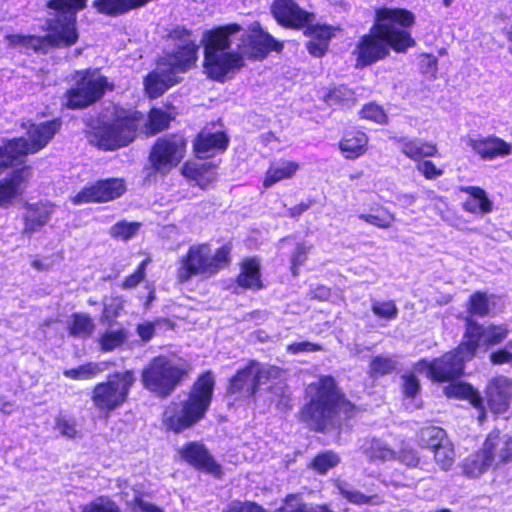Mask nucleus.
Wrapping results in <instances>:
<instances>
[{
	"instance_id": "obj_40",
	"label": "nucleus",
	"mask_w": 512,
	"mask_h": 512,
	"mask_svg": "<svg viewBox=\"0 0 512 512\" xmlns=\"http://www.w3.org/2000/svg\"><path fill=\"white\" fill-rule=\"evenodd\" d=\"M362 451L372 462L389 461L395 459L397 455V453L392 450L386 442L376 438L365 441L362 446Z\"/></svg>"
},
{
	"instance_id": "obj_29",
	"label": "nucleus",
	"mask_w": 512,
	"mask_h": 512,
	"mask_svg": "<svg viewBox=\"0 0 512 512\" xmlns=\"http://www.w3.org/2000/svg\"><path fill=\"white\" fill-rule=\"evenodd\" d=\"M300 169V163L296 160L278 159L269 163L262 179V187L268 189L273 185L292 179Z\"/></svg>"
},
{
	"instance_id": "obj_18",
	"label": "nucleus",
	"mask_w": 512,
	"mask_h": 512,
	"mask_svg": "<svg viewBox=\"0 0 512 512\" xmlns=\"http://www.w3.org/2000/svg\"><path fill=\"white\" fill-rule=\"evenodd\" d=\"M126 191L119 178L100 179L83 187L73 198L75 204L104 203L121 197Z\"/></svg>"
},
{
	"instance_id": "obj_20",
	"label": "nucleus",
	"mask_w": 512,
	"mask_h": 512,
	"mask_svg": "<svg viewBox=\"0 0 512 512\" xmlns=\"http://www.w3.org/2000/svg\"><path fill=\"white\" fill-rule=\"evenodd\" d=\"M31 173V166L23 165L0 179V207H9L16 198L23 195Z\"/></svg>"
},
{
	"instance_id": "obj_22",
	"label": "nucleus",
	"mask_w": 512,
	"mask_h": 512,
	"mask_svg": "<svg viewBox=\"0 0 512 512\" xmlns=\"http://www.w3.org/2000/svg\"><path fill=\"white\" fill-rule=\"evenodd\" d=\"M466 145L482 160H494L508 156L512 152L511 144L494 134L468 137Z\"/></svg>"
},
{
	"instance_id": "obj_43",
	"label": "nucleus",
	"mask_w": 512,
	"mask_h": 512,
	"mask_svg": "<svg viewBox=\"0 0 512 512\" xmlns=\"http://www.w3.org/2000/svg\"><path fill=\"white\" fill-rule=\"evenodd\" d=\"M107 369V363L89 362L72 369L64 370L65 377L72 380H90Z\"/></svg>"
},
{
	"instance_id": "obj_13",
	"label": "nucleus",
	"mask_w": 512,
	"mask_h": 512,
	"mask_svg": "<svg viewBox=\"0 0 512 512\" xmlns=\"http://www.w3.org/2000/svg\"><path fill=\"white\" fill-rule=\"evenodd\" d=\"M509 335L506 324L484 326L467 318L464 341L460 344V351L466 353V357H475L478 349L484 351L501 344Z\"/></svg>"
},
{
	"instance_id": "obj_16",
	"label": "nucleus",
	"mask_w": 512,
	"mask_h": 512,
	"mask_svg": "<svg viewBox=\"0 0 512 512\" xmlns=\"http://www.w3.org/2000/svg\"><path fill=\"white\" fill-rule=\"evenodd\" d=\"M46 24L47 34L44 35V40L47 49L69 48L78 42L77 16L58 14L48 19Z\"/></svg>"
},
{
	"instance_id": "obj_25",
	"label": "nucleus",
	"mask_w": 512,
	"mask_h": 512,
	"mask_svg": "<svg viewBox=\"0 0 512 512\" xmlns=\"http://www.w3.org/2000/svg\"><path fill=\"white\" fill-rule=\"evenodd\" d=\"M482 450L490 456L492 465L507 463L512 459V436L494 430L487 436Z\"/></svg>"
},
{
	"instance_id": "obj_37",
	"label": "nucleus",
	"mask_w": 512,
	"mask_h": 512,
	"mask_svg": "<svg viewBox=\"0 0 512 512\" xmlns=\"http://www.w3.org/2000/svg\"><path fill=\"white\" fill-rule=\"evenodd\" d=\"M237 283L239 286L247 289L258 290L262 288L260 264L256 259L248 258L243 260Z\"/></svg>"
},
{
	"instance_id": "obj_3",
	"label": "nucleus",
	"mask_w": 512,
	"mask_h": 512,
	"mask_svg": "<svg viewBox=\"0 0 512 512\" xmlns=\"http://www.w3.org/2000/svg\"><path fill=\"white\" fill-rule=\"evenodd\" d=\"M214 386V375L210 371L203 373L193 384L186 400L172 402L166 407L163 413L166 429L180 433L200 422L211 404Z\"/></svg>"
},
{
	"instance_id": "obj_53",
	"label": "nucleus",
	"mask_w": 512,
	"mask_h": 512,
	"mask_svg": "<svg viewBox=\"0 0 512 512\" xmlns=\"http://www.w3.org/2000/svg\"><path fill=\"white\" fill-rule=\"evenodd\" d=\"M82 512H121L119 506L108 497H98L82 508Z\"/></svg>"
},
{
	"instance_id": "obj_24",
	"label": "nucleus",
	"mask_w": 512,
	"mask_h": 512,
	"mask_svg": "<svg viewBox=\"0 0 512 512\" xmlns=\"http://www.w3.org/2000/svg\"><path fill=\"white\" fill-rule=\"evenodd\" d=\"M338 149L347 160H355L365 155L369 149V137L358 126L347 127L338 142Z\"/></svg>"
},
{
	"instance_id": "obj_7",
	"label": "nucleus",
	"mask_w": 512,
	"mask_h": 512,
	"mask_svg": "<svg viewBox=\"0 0 512 512\" xmlns=\"http://www.w3.org/2000/svg\"><path fill=\"white\" fill-rule=\"evenodd\" d=\"M190 364L176 356L161 355L153 358L142 371L143 386L152 393L169 396L188 377Z\"/></svg>"
},
{
	"instance_id": "obj_10",
	"label": "nucleus",
	"mask_w": 512,
	"mask_h": 512,
	"mask_svg": "<svg viewBox=\"0 0 512 512\" xmlns=\"http://www.w3.org/2000/svg\"><path fill=\"white\" fill-rule=\"evenodd\" d=\"M391 140L405 157L416 163L415 168L424 179L432 181L444 174V170L429 159L439 153L435 143L405 136H393Z\"/></svg>"
},
{
	"instance_id": "obj_27",
	"label": "nucleus",
	"mask_w": 512,
	"mask_h": 512,
	"mask_svg": "<svg viewBox=\"0 0 512 512\" xmlns=\"http://www.w3.org/2000/svg\"><path fill=\"white\" fill-rule=\"evenodd\" d=\"M198 50L199 46L195 42L181 44L173 52L166 54L164 64L174 75L186 73L196 65Z\"/></svg>"
},
{
	"instance_id": "obj_61",
	"label": "nucleus",
	"mask_w": 512,
	"mask_h": 512,
	"mask_svg": "<svg viewBox=\"0 0 512 512\" xmlns=\"http://www.w3.org/2000/svg\"><path fill=\"white\" fill-rule=\"evenodd\" d=\"M131 490L134 492V496L131 500H126L129 505H137L141 512H163L159 507L152 503L145 502L141 498V493L136 488L132 487Z\"/></svg>"
},
{
	"instance_id": "obj_55",
	"label": "nucleus",
	"mask_w": 512,
	"mask_h": 512,
	"mask_svg": "<svg viewBox=\"0 0 512 512\" xmlns=\"http://www.w3.org/2000/svg\"><path fill=\"white\" fill-rule=\"evenodd\" d=\"M397 362L391 357L377 356L370 363L371 373L383 376L396 369Z\"/></svg>"
},
{
	"instance_id": "obj_26",
	"label": "nucleus",
	"mask_w": 512,
	"mask_h": 512,
	"mask_svg": "<svg viewBox=\"0 0 512 512\" xmlns=\"http://www.w3.org/2000/svg\"><path fill=\"white\" fill-rule=\"evenodd\" d=\"M512 398V380L503 376L489 381L486 389V400L493 413H504Z\"/></svg>"
},
{
	"instance_id": "obj_56",
	"label": "nucleus",
	"mask_w": 512,
	"mask_h": 512,
	"mask_svg": "<svg viewBox=\"0 0 512 512\" xmlns=\"http://www.w3.org/2000/svg\"><path fill=\"white\" fill-rule=\"evenodd\" d=\"M151 263V258L148 257L145 260H143L140 265L137 267L136 271L132 273L131 275L127 276L122 284L121 287L124 290H130L138 286L139 283H141L145 277H146V268Z\"/></svg>"
},
{
	"instance_id": "obj_34",
	"label": "nucleus",
	"mask_w": 512,
	"mask_h": 512,
	"mask_svg": "<svg viewBox=\"0 0 512 512\" xmlns=\"http://www.w3.org/2000/svg\"><path fill=\"white\" fill-rule=\"evenodd\" d=\"M460 190L468 195L463 206L472 213H488L492 210V202L483 188L479 186H464Z\"/></svg>"
},
{
	"instance_id": "obj_44",
	"label": "nucleus",
	"mask_w": 512,
	"mask_h": 512,
	"mask_svg": "<svg viewBox=\"0 0 512 512\" xmlns=\"http://www.w3.org/2000/svg\"><path fill=\"white\" fill-rule=\"evenodd\" d=\"M46 7L58 14L77 16L87 7V0H48Z\"/></svg>"
},
{
	"instance_id": "obj_14",
	"label": "nucleus",
	"mask_w": 512,
	"mask_h": 512,
	"mask_svg": "<svg viewBox=\"0 0 512 512\" xmlns=\"http://www.w3.org/2000/svg\"><path fill=\"white\" fill-rule=\"evenodd\" d=\"M472 358L466 357V353L457 349L444 354L433 362L421 360L415 365V371L426 372L427 376L439 382L453 380L462 375L464 363Z\"/></svg>"
},
{
	"instance_id": "obj_63",
	"label": "nucleus",
	"mask_w": 512,
	"mask_h": 512,
	"mask_svg": "<svg viewBox=\"0 0 512 512\" xmlns=\"http://www.w3.org/2000/svg\"><path fill=\"white\" fill-rule=\"evenodd\" d=\"M168 38L173 41H180L182 44H186V42H195L191 39L192 32L183 27V26H176L173 29H171L168 33Z\"/></svg>"
},
{
	"instance_id": "obj_28",
	"label": "nucleus",
	"mask_w": 512,
	"mask_h": 512,
	"mask_svg": "<svg viewBox=\"0 0 512 512\" xmlns=\"http://www.w3.org/2000/svg\"><path fill=\"white\" fill-rule=\"evenodd\" d=\"M178 454L181 459L197 469H202L215 475L220 474L219 465L213 460L207 449L201 443L190 442L179 448Z\"/></svg>"
},
{
	"instance_id": "obj_38",
	"label": "nucleus",
	"mask_w": 512,
	"mask_h": 512,
	"mask_svg": "<svg viewBox=\"0 0 512 512\" xmlns=\"http://www.w3.org/2000/svg\"><path fill=\"white\" fill-rule=\"evenodd\" d=\"M175 119V115L170 112L164 111L161 108L152 107L147 114L145 123V133L147 136H155L170 126V123Z\"/></svg>"
},
{
	"instance_id": "obj_49",
	"label": "nucleus",
	"mask_w": 512,
	"mask_h": 512,
	"mask_svg": "<svg viewBox=\"0 0 512 512\" xmlns=\"http://www.w3.org/2000/svg\"><path fill=\"white\" fill-rule=\"evenodd\" d=\"M127 340V333L123 329L106 331L99 339L102 351L109 352L122 346Z\"/></svg>"
},
{
	"instance_id": "obj_1",
	"label": "nucleus",
	"mask_w": 512,
	"mask_h": 512,
	"mask_svg": "<svg viewBox=\"0 0 512 512\" xmlns=\"http://www.w3.org/2000/svg\"><path fill=\"white\" fill-rule=\"evenodd\" d=\"M416 15L407 8L381 6L367 33L360 36L352 55L355 68L363 69L386 59L390 52L405 54L417 44L412 28Z\"/></svg>"
},
{
	"instance_id": "obj_52",
	"label": "nucleus",
	"mask_w": 512,
	"mask_h": 512,
	"mask_svg": "<svg viewBox=\"0 0 512 512\" xmlns=\"http://www.w3.org/2000/svg\"><path fill=\"white\" fill-rule=\"evenodd\" d=\"M371 310L379 318L387 321L394 320L398 315V308L394 301H372Z\"/></svg>"
},
{
	"instance_id": "obj_2",
	"label": "nucleus",
	"mask_w": 512,
	"mask_h": 512,
	"mask_svg": "<svg viewBox=\"0 0 512 512\" xmlns=\"http://www.w3.org/2000/svg\"><path fill=\"white\" fill-rule=\"evenodd\" d=\"M239 23H228L205 31L203 35L204 68L211 80L224 82L229 72L245 65L241 52H226L231 46V36L239 33Z\"/></svg>"
},
{
	"instance_id": "obj_48",
	"label": "nucleus",
	"mask_w": 512,
	"mask_h": 512,
	"mask_svg": "<svg viewBox=\"0 0 512 512\" xmlns=\"http://www.w3.org/2000/svg\"><path fill=\"white\" fill-rule=\"evenodd\" d=\"M420 443L430 449H436L439 444L447 439L446 432L440 427H426L423 428L419 433Z\"/></svg>"
},
{
	"instance_id": "obj_54",
	"label": "nucleus",
	"mask_w": 512,
	"mask_h": 512,
	"mask_svg": "<svg viewBox=\"0 0 512 512\" xmlns=\"http://www.w3.org/2000/svg\"><path fill=\"white\" fill-rule=\"evenodd\" d=\"M469 312L480 317L486 316L489 312V301L485 293L476 292L470 296Z\"/></svg>"
},
{
	"instance_id": "obj_9",
	"label": "nucleus",
	"mask_w": 512,
	"mask_h": 512,
	"mask_svg": "<svg viewBox=\"0 0 512 512\" xmlns=\"http://www.w3.org/2000/svg\"><path fill=\"white\" fill-rule=\"evenodd\" d=\"M114 84L98 70L86 68L73 74V84L64 93L63 106L69 110L86 109L100 101L107 91H113Z\"/></svg>"
},
{
	"instance_id": "obj_15",
	"label": "nucleus",
	"mask_w": 512,
	"mask_h": 512,
	"mask_svg": "<svg viewBox=\"0 0 512 512\" xmlns=\"http://www.w3.org/2000/svg\"><path fill=\"white\" fill-rule=\"evenodd\" d=\"M242 42V46H239L242 55L245 54L253 61H263L271 52L281 53L284 49V43L265 31L259 22L249 26V31L242 38Z\"/></svg>"
},
{
	"instance_id": "obj_19",
	"label": "nucleus",
	"mask_w": 512,
	"mask_h": 512,
	"mask_svg": "<svg viewBox=\"0 0 512 512\" xmlns=\"http://www.w3.org/2000/svg\"><path fill=\"white\" fill-rule=\"evenodd\" d=\"M62 120L60 117L29 125L26 135L22 137L23 145L28 154H35L44 149L54 136L60 131Z\"/></svg>"
},
{
	"instance_id": "obj_6",
	"label": "nucleus",
	"mask_w": 512,
	"mask_h": 512,
	"mask_svg": "<svg viewBox=\"0 0 512 512\" xmlns=\"http://www.w3.org/2000/svg\"><path fill=\"white\" fill-rule=\"evenodd\" d=\"M231 244L226 243L215 251L208 244L192 245L187 254L180 258L177 279L186 283L193 277L209 278L216 275L230 263Z\"/></svg>"
},
{
	"instance_id": "obj_60",
	"label": "nucleus",
	"mask_w": 512,
	"mask_h": 512,
	"mask_svg": "<svg viewBox=\"0 0 512 512\" xmlns=\"http://www.w3.org/2000/svg\"><path fill=\"white\" fill-rule=\"evenodd\" d=\"M489 359L490 362L494 365H512V343H508L504 348L492 352L489 356Z\"/></svg>"
},
{
	"instance_id": "obj_59",
	"label": "nucleus",
	"mask_w": 512,
	"mask_h": 512,
	"mask_svg": "<svg viewBox=\"0 0 512 512\" xmlns=\"http://www.w3.org/2000/svg\"><path fill=\"white\" fill-rule=\"evenodd\" d=\"M123 309V301L121 298H110L104 301L103 318L112 321L119 315Z\"/></svg>"
},
{
	"instance_id": "obj_21",
	"label": "nucleus",
	"mask_w": 512,
	"mask_h": 512,
	"mask_svg": "<svg viewBox=\"0 0 512 512\" xmlns=\"http://www.w3.org/2000/svg\"><path fill=\"white\" fill-rule=\"evenodd\" d=\"M302 31L305 36L310 37L305 45L308 53L314 58H322L328 52L330 41L340 28L326 23L309 22Z\"/></svg>"
},
{
	"instance_id": "obj_36",
	"label": "nucleus",
	"mask_w": 512,
	"mask_h": 512,
	"mask_svg": "<svg viewBox=\"0 0 512 512\" xmlns=\"http://www.w3.org/2000/svg\"><path fill=\"white\" fill-rule=\"evenodd\" d=\"M445 395L449 398L467 399L470 403L480 410H482L483 399L472 386L466 383L451 384L444 389ZM485 412L480 411L478 416L479 422L481 423L485 418Z\"/></svg>"
},
{
	"instance_id": "obj_33",
	"label": "nucleus",
	"mask_w": 512,
	"mask_h": 512,
	"mask_svg": "<svg viewBox=\"0 0 512 512\" xmlns=\"http://www.w3.org/2000/svg\"><path fill=\"white\" fill-rule=\"evenodd\" d=\"M296 495H289L286 498V505L277 512H331L325 507L312 508L305 504H299L295 508L290 504L296 500ZM224 512H265L262 507L253 502H231Z\"/></svg>"
},
{
	"instance_id": "obj_42",
	"label": "nucleus",
	"mask_w": 512,
	"mask_h": 512,
	"mask_svg": "<svg viewBox=\"0 0 512 512\" xmlns=\"http://www.w3.org/2000/svg\"><path fill=\"white\" fill-rule=\"evenodd\" d=\"M491 466L490 456H486L483 450L469 456L463 464V472L466 476L477 478L486 472Z\"/></svg>"
},
{
	"instance_id": "obj_23",
	"label": "nucleus",
	"mask_w": 512,
	"mask_h": 512,
	"mask_svg": "<svg viewBox=\"0 0 512 512\" xmlns=\"http://www.w3.org/2000/svg\"><path fill=\"white\" fill-rule=\"evenodd\" d=\"M229 146V137L224 131L201 130L193 139V153L198 159H207L223 153Z\"/></svg>"
},
{
	"instance_id": "obj_17",
	"label": "nucleus",
	"mask_w": 512,
	"mask_h": 512,
	"mask_svg": "<svg viewBox=\"0 0 512 512\" xmlns=\"http://www.w3.org/2000/svg\"><path fill=\"white\" fill-rule=\"evenodd\" d=\"M270 13L278 25L297 31L315 19L313 12L303 9L295 0H273Z\"/></svg>"
},
{
	"instance_id": "obj_50",
	"label": "nucleus",
	"mask_w": 512,
	"mask_h": 512,
	"mask_svg": "<svg viewBox=\"0 0 512 512\" xmlns=\"http://www.w3.org/2000/svg\"><path fill=\"white\" fill-rule=\"evenodd\" d=\"M338 488L342 497L345 498L350 503L356 505H362L367 503L378 505L382 503V500L378 495L366 496L360 491L349 489L344 486H338Z\"/></svg>"
},
{
	"instance_id": "obj_47",
	"label": "nucleus",
	"mask_w": 512,
	"mask_h": 512,
	"mask_svg": "<svg viewBox=\"0 0 512 512\" xmlns=\"http://www.w3.org/2000/svg\"><path fill=\"white\" fill-rule=\"evenodd\" d=\"M434 459L442 470H449L455 459V451L452 442L447 438L433 450Z\"/></svg>"
},
{
	"instance_id": "obj_8",
	"label": "nucleus",
	"mask_w": 512,
	"mask_h": 512,
	"mask_svg": "<svg viewBox=\"0 0 512 512\" xmlns=\"http://www.w3.org/2000/svg\"><path fill=\"white\" fill-rule=\"evenodd\" d=\"M187 139L181 133H169L158 137L150 148L148 163L143 168L144 182H156L166 177L184 159Z\"/></svg>"
},
{
	"instance_id": "obj_31",
	"label": "nucleus",
	"mask_w": 512,
	"mask_h": 512,
	"mask_svg": "<svg viewBox=\"0 0 512 512\" xmlns=\"http://www.w3.org/2000/svg\"><path fill=\"white\" fill-rule=\"evenodd\" d=\"M22 136L6 139L0 146V174L16 166L28 155Z\"/></svg>"
},
{
	"instance_id": "obj_35",
	"label": "nucleus",
	"mask_w": 512,
	"mask_h": 512,
	"mask_svg": "<svg viewBox=\"0 0 512 512\" xmlns=\"http://www.w3.org/2000/svg\"><path fill=\"white\" fill-rule=\"evenodd\" d=\"M322 100L330 107L339 108H350L357 102L355 92L345 84L328 88Z\"/></svg>"
},
{
	"instance_id": "obj_64",
	"label": "nucleus",
	"mask_w": 512,
	"mask_h": 512,
	"mask_svg": "<svg viewBox=\"0 0 512 512\" xmlns=\"http://www.w3.org/2000/svg\"><path fill=\"white\" fill-rule=\"evenodd\" d=\"M137 227L138 226H112L110 234L116 239L126 241L135 235Z\"/></svg>"
},
{
	"instance_id": "obj_39",
	"label": "nucleus",
	"mask_w": 512,
	"mask_h": 512,
	"mask_svg": "<svg viewBox=\"0 0 512 512\" xmlns=\"http://www.w3.org/2000/svg\"><path fill=\"white\" fill-rule=\"evenodd\" d=\"M54 205L46 201H38L35 203H26L24 205L23 218L25 224H46L52 213Z\"/></svg>"
},
{
	"instance_id": "obj_58",
	"label": "nucleus",
	"mask_w": 512,
	"mask_h": 512,
	"mask_svg": "<svg viewBox=\"0 0 512 512\" xmlns=\"http://www.w3.org/2000/svg\"><path fill=\"white\" fill-rule=\"evenodd\" d=\"M310 246L300 244L296 247L291 259V271L294 276L298 275V269L305 263Z\"/></svg>"
},
{
	"instance_id": "obj_41",
	"label": "nucleus",
	"mask_w": 512,
	"mask_h": 512,
	"mask_svg": "<svg viewBox=\"0 0 512 512\" xmlns=\"http://www.w3.org/2000/svg\"><path fill=\"white\" fill-rule=\"evenodd\" d=\"M5 40L9 46H21L26 50H32L35 53H46L47 47L45 44L44 36L39 35H23V34H7Z\"/></svg>"
},
{
	"instance_id": "obj_11",
	"label": "nucleus",
	"mask_w": 512,
	"mask_h": 512,
	"mask_svg": "<svg viewBox=\"0 0 512 512\" xmlns=\"http://www.w3.org/2000/svg\"><path fill=\"white\" fill-rule=\"evenodd\" d=\"M135 382L134 373L130 370L118 372L108 377L106 382L94 387L92 401L103 411H113L123 405L129 390Z\"/></svg>"
},
{
	"instance_id": "obj_62",
	"label": "nucleus",
	"mask_w": 512,
	"mask_h": 512,
	"mask_svg": "<svg viewBox=\"0 0 512 512\" xmlns=\"http://www.w3.org/2000/svg\"><path fill=\"white\" fill-rule=\"evenodd\" d=\"M321 349L320 345L308 341L293 343L287 346V352L290 354L311 353Z\"/></svg>"
},
{
	"instance_id": "obj_45",
	"label": "nucleus",
	"mask_w": 512,
	"mask_h": 512,
	"mask_svg": "<svg viewBox=\"0 0 512 512\" xmlns=\"http://www.w3.org/2000/svg\"><path fill=\"white\" fill-rule=\"evenodd\" d=\"M95 329L93 320L86 314L77 313L72 316L69 333L75 337H89Z\"/></svg>"
},
{
	"instance_id": "obj_12",
	"label": "nucleus",
	"mask_w": 512,
	"mask_h": 512,
	"mask_svg": "<svg viewBox=\"0 0 512 512\" xmlns=\"http://www.w3.org/2000/svg\"><path fill=\"white\" fill-rule=\"evenodd\" d=\"M281 374L282 370L276 366L262 365L251 361L230 379L227 393L237 394L241 398L252 397L262 384L279 378Z\"/></svg>"
},
{
	"instance_id": "obj_57",
	"label": "nucleus",
	"mask_w": 512,
	"mask_h": 512,
	"mask_svg": "<svg viewBox=\"0 0 512 512\" xmlns=\"http://www.w3.org/2000/svg\"><path fill=\"white\" fill-rule=\"evenodd\" d=\"M55 429L66 438L74 439L77 436V429L74 421L67 419L64 416L55 418Z\"/></svg>"
},
{
	"instance_id": "obj_46",
	"label": "nucleus",
	"mask_w": 512,
	"mask_h": 512,
	"mask_svg": "<svg viewBox=\"0 0 512 512\" xmlns=\"http://www.w3.org/2000/svg\"><path fill=\"white\" fill-rule=\"evenodd\" d=\"M358 114L360 119L379 125H386L389 120L384 108L374 101L364 104Z\"/></svg>"
},
{
	"instance_id": "obj_4",
	"label": "nucleus",
	"mask_w": 512,
	"mask_h": 512,
	"mask_svg": "<svg viewBox=\"0 0 512 512\" xmlns=\"http://www.w3.org/2000/svg\"><path fill=\"white\" fill-rule=\"evenodd\" d=\"M306 392L310 402L303 407L301 417L316 431L324 430L341 412L348 413L353 408L340 395L331 376H323L311 383Z\"/></svg>"
},
{
	"instance_id": "obj_32",
	"label": "nucleus",
	"mask_w": 512,
	"mask_h": 512,
	"mask_svg": "<svg viewBox=\"0 0 512 512\" xmlns=\"http://www.w3.org/2000/svg\"><path fill=\"white\" fill-rule=\"evenodd\" d=\"M216 168L217 165L212 162H186L182 166V174L188 180L194 181L201 189H205L216 180Z\"/></svg>"
},
{
	"instance_id": "obj_51",
	"label": "nucleus",
	"mask_w": 512,
	"mask_h": 512,
	"mask_svg": "<svg viewBox=\"0 0 512 512\" xmlns=\"http://www.w3.org/2000/svg\"><path fill=\"white\" fill-rule=\"evenodd\" d=\"M340 457L333 451H325L318 454L312 462V467L319 473L324 474L329 469L336 467Z\"/></svg>"
},
{
	"instance_id": "obj_30",
	"label": "nucleus",
	"mask_w": 512,
	"mask_h": 512,
	"mask_svg": "<svg viewBox=\"0 0 512 512\" xmlns=\"http://www.w3.org/2000/svg\"><path fill=\"white\" fill-rule=\"evenodd\" d=\"M178 82L179 80L167 68L163 71L153 70L149 72L144 77L143 85L147 97L157 99Z\"/></svg>"
},
{
	"instance_id": "obj_5",
	"label": "nucleus",
	"mask_w": 512,
	"mask_h": 512,
	"mask_svg": "<svg viewBox=\"0 0 512 512\" xmlns=\"http://www.w3.org/2000/svg\"><path fill=\"white\" fill-rule=\"evenodd\" d=\"M144 120L142 112L124 108L116 109L108 121H101L92 128L91 142L103 151H115L131 144Z\"/></svg>"
}]
</instances>
